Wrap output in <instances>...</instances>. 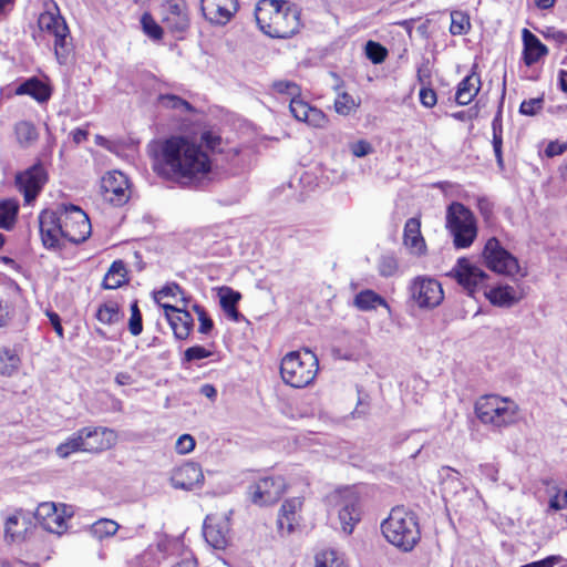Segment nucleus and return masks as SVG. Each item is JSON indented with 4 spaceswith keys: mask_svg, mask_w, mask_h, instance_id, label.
<instances>
[{
    "mask_svg": "<svg viewBox=\"0 0 567 567\" xmlns=\"http://www.w3.org/2000/svg\"><path fill=\"white\" fill-rule=\"evenodd\" d=\"M14 134L18 144L22 148L30 147L39 138L35 125L29 121H20L14 125Z\"/></svg>",
    "mask_w": 567,
    "mask_h": 567,
    "instance_id": "obj_30",
    "label": "nucleus"
},
{
    "mask_svg": "<svg viewBox=\"0 0 567 567\" xmlns=\"http://www.w3.org/2000/svg\"><path fill=\"white\" fill-rule=\"evenodd\" d=\"M566 150L567 146L565 144H560L558 142H550L545 150V154L548 157H554L561 155Z\"/></svg>",
    "mask_w": 567,
    "mask_h": 567,
    "instance_id": "obj_63",
    "label": "nucleus"
},
{
    "mask_svg": "<svg viewBox=\"0 0 567 567\" xmlns=\"http://www.w3.org/2000/svg\"><path fill=\"white\" fill-rule=\"evenodd\" d=\"M319 370L317 355L305 349L303 351L288 352L280 362L282 381L292 388H305L313 382Z\"/></svg>",
    "mask_w": 567,
    "mask_h": 567,
    "instance_id": "obj_6",
    "label": "nucleus"
},
{
    "mask_svg": "<svg viewBox=\"0 0 567 567\" xmlns=\"http://www.w3.org/2000/svg\"><path fill=\"white\" fill-rule=\"evenodd\" d=\"M483 257L487 267L494 272L513 276L519 270L517 259L501 245L496 237L486 241Z\"/></svg>",
    "mask_w": 567,
    "mask_h": 567,
    "instance_id": "obj_12",
    "label": "nucleus"
},
{
    "mask_svg": "<svg viewBox=\"0 0 567 567\" xmlns=\"http://www.w3.org/2000/svg\"><path fill=\"white\" fill-rule=\"evenodd\" d=\"M144 35L155 43H159L164 37V28L159 25L154 18L144 12Z\"/></svg>",
    "mask_w": 567,
    "mask_h": 567,
    "instance_id": "obj_42",
    "label": "nucleus"
},
{
    "mask_svg": "<svg viewBox=\"0 0 567 567\" xmlns=\"http://www.w3.org/2000/svg\"><path fill=\"white\" fill-rule=\"evenodd\" d=\"M420 102L423 106L431 109L437 102L436 93L433 89L427 86H422L419 93Z\"/></svg>",
    "mask_w": 567,
    "mask_h": 567,
    "instance_id": "obj_59",
    "label": "nucleus"
},
{
    "mask_svg": "<svg viewBox=\"0 0 567 567\" xmlns=\"http://www.w3.org/2000/svg\"><path fill=\"white\" fill-rule=\"evenodd\" d=\"M20 358L14 349L0 347V373L11 375L18 370Z\"/></svg>",
    "mask_w": 567,
    "mask_h": 567,
    "instance_id": "obj_35",
    "label": "nucleus"
},
{
    "mask_svg": "<svg viewBox=\"0 0 567 567\" xmlns=\"http://www.w3.org/2000/svg\"><path fill=\"white\" fill-rule=\"evenodd\" d=\"M259 29L270 38L288 39L301 28L300 11L286 0H260L255 9Z\"/></svg>",
    "mask_w": 567,
    "mask_h": 567,
    "instance_id": "obj_2",
    "label": "nucleus"
},
{
    "mask_svg": "<svg viewBox=\"0 0 567 567\" xmlns=\"http://www.w3.org/2000/svg\"><path fill=\"white\" fill-rule=\"evenodd\" d=\"M544 104L543 97H535L530 100H525L522 102L519 106V112L524 115L533 116L542 110Z\"/></svg>",
    "mask_w": 567,
    "mask_h": 567,
    "instance_id": "obj_55",
    "label": "nucleus"
},
{
    "mask_svg": "<svg viewBox=\"0 0 567 567\" xmlns=\"http://www.w3.org/2000/svg\"><path fill=\"white\" fill-rule=\"evenodd\" d=\"M470 18L462 11H453L451 13L450 32L453 35L465 34L470 30Z\"/></svg>",
    "mask_w": 567,
    "mask_h": 567,
    "instance_id": "obj_41",
    "label": "nucleus"
},
{
    "mask_svg": "<svg viewBox=\"0 0 567 567\" xmlns=\"http://www.w3.org/2000/svg\"><path fill=\"white\" fill-rule=\"evenodd\" d=\"M493 150L496 157L497 166L503 169L504 168V159H503V133H493Z\"/></svg>",
    "mask_w": 567,
    "mask_h": 567,
    "instance_id": "obj_61",
    "label": "nucleus"
},
{
    "mask_svg": "<svg viewBox=\"0 0 567 567\" xmlns=\"http://www.w3.org/2000/svg\"><path fill=\"white\" fill-rule=\"evenodd\" d=\"M409 291L412 300L421 309H433L444 299L441 284L427 276L415 277L409 286Z\"/></svg>",
    "mask_w": 567,
    "mask_h": 567,
    "instance_id": "obj_11",
    "label": "nucleus"
},
{
    "mask_svg": "<svg viewBox=\"0 0 567 567\" xmlns=\"http://www.w3.org/2000/svg\"><path fill=\"white\" fill-rule=\"evenodd\" d=\"M386 540L402 551H410L420 540L415 534H383Z\"/></svg>",
    "mask_w": 567,
    "mask_h": 567,
    "instance_id": "obj_38",
    "label": "nucleus"
},
{
    "mask_svg": "<svg viewBox=\"0 0 567 567\" xmlns=\"http://www.w3.org/2000/svg\"><path fill=\"white\" fill-rule=\"evenodd\" d=\"M272 90L278 94H286L291 96V99L300 96V86L289 80H277L271 84Z\"/></svg>",
    "mask_w": 567,
    "mask_h": 567,
    "instance_id": "obj_45",
    "label": "nucleus"
},
{
    "mask_svg": "<svg viewBox=\"0 0 567 567\" xmlns=\"http://www.w3.org/2000/svg\"><path fill=\"white\" fill-rule=\"evenodd\" d=\"M353 305L361 311H370L381 306L389 308L386 300L371 289L360 291L353 300Z\"/></svg>",
    "mask_w": 567,
    "mask_h": 567,
    "instance_id": "obj_29",
    "label": "nucleus"
},
{
    "mask_svg": "<svg viewBox=\"0 0 567 567\" xmlns=\"http://www.w3.org/2000/svg\"><path fill=\"white\" fill-rule=\"evenodd\" d=\"M33 526L32 513L24 509H17L8 516L4 522V532H11L16 527L23 528L22 532H30Z\"/></svg>",
    "mask_w": 567,
    "mask_h": 567,
    "instance_id": "obj_33",
    "label": "nucleus"
},
{
    "mask_svg": "<svg viewBox=\"0 0 567 567\" xmlns=\"http://www.w3.org/2000/svg\"><path fill=\"white\" fill-rule=\"evenodd\" d=\"M207 545L216 553L234 551L235 544L229 534H203Z\"/></svg>",
    "mask_w": 567,
    "mask_h": 567,
    "instance_id": "obj_36",
    "label": "nucleus"
},
{
    "mask_svg": "<svg viewBox=\"0 0 567 567\" xmlns=\"http://www.w3.org/2000/svg\"><path fill=\"white\" fill-rule=\"evenodd\" d=\"M178 295H181V301L183 302V306L188 307V305L192 302V298L185 296L179 285L175 282L167 284L161 290L153 293L154 300L162 307L164 305L162 302L163 299L168 297L176 298Z\"/></svg>",
    "mask_w": 567,
    "mask_h": 567,
    "instance_id": "obj_37",
    "label": "nucleus"
},
{
    "mask_svg": "<svg viewBox=\"0 0 567 567\" xmlns=\"http://www.w3.org/2000/svg\"><path fill=\"white\" fill-rule=\"evenodd\" d=\"M178 454H188L195 449V440L189 434L181 435L175 444Z\"/></svg>",
    "mask_w": 567,
    "mask_h": 567,
    "instance_id": "obj_58",
    "label": "nucleus"
},
{
    "mask_svg": "<svg viewBox=\"0 0 567 567\" xmlns=\"http://www.w3.org/2000/svg\"><path fill=\"white\" fill-rule=\"evenodd\" d=\"M204 532H228L229 518L227 514H209L203 525Z\"/></svg>",
    "mask_w": 567,
    "mask_h": 567,
    "instance_id": "obj_39",
    "label": "nucleus"
},
{
    "mask_svg": "<svg viewBox=\"0 0 567 567\" xmlns=\"http://www.w3.org/2000/svg\"><path fill=\"white\" fill-rule=\"evenodd\" d=\"M200 142L205 145L207 150L214 152L219 147L221 138L213 132L206 131L200 135Z\"/></svg>",
    "mask_w": 567,
    "mask_h": 567,
    "instance_id": "obj_62",
    "label": "nucleus"
},
{
    "mask_svg": "<svg viewBox=\"0 0 567 567\" xmlns=\"http://www.w3.org/2000/svg\"><path fill=\"white\" fill-rule=\"evenodd\" d=\"M489 302L497 307H511L518 301L512 286H498L484 292Z\"/></svg>",
    "mask_w": 567,
    "mask_h": 567,
    "instance_id": "obj_27",
    "label": "nucleus"
},
{
    "mask_svg": "<svg viewBox=\"0 0 567 567\" xmlns=\"http://www.w3.org/2000/svg\"><path fill=\"white\" fill-rule=\"evenodd\" d=\"M328 122L327 115L321 110L311 106L305 123L312 127L323 128L327 126Z\"/></svg>",
    "mask_w": 567,
    "mask_h": 567,
    "instance_id": "obj_53",
    "label": "nucleus"
},
{
    "mask_svg": "<svg viewBox=\"0 0 567 567\" xmlns=\"http://www.w3.org/2000/svg\"><path fill=\"white\" fill-rule=\"evenodd\" d=\"M212 352L202 346H194L184 352V360L193 362L210 357Z\"/></svg>",
    "mask_w": 567,
    "mask_h": 567,
    "instance_id": "obj_57",
    "label": "nucleus"
},
{
    "mask_svg": "<svg viewBox=\"0 0 567 567\" xmlns=\"http://www.w3.org/2000/svg\"><path fill=\"white\" fill-rule=\"evenodd\" d=\"M303 506V498L291 497L286 499L278 514V528L280 530L295 532L301 519L300 512Z\"/></svg>",
    "mask_w": 567,
    "mask_h": 567,
    "instance_id": "obj_23",
    "label": "nucleus"
},
{
    "mask_svg": "<svg viewBox=\"0 0 567 567\" xmlns=\"http://www.w3.org/2000/svg\"><path fill=\"white\" fill-rule=\"evenodd\" d=\"M560 560V556H548L547 558L529 564L527 567H554Z\"/></svg>",
    "mask_w": 567,
    "mask_h": 567,
    "instance_id": "obj_64",
    "label": "nucleus"
},
{
    "mask_svg": "<svg viewBox=\"0 0 567 567\" xmlns=\"http://www.w3.org/2000/svg\"><path fill=\"white\" fill-rule=\"evenodd\" d=\"M447 276L454 278L472 297L478 289L485 287V281L488 278L483 269L464 257L457 259Z\"/></svg>",
    "mask_w": 567,
    "mask_h": 567,
    "instance_id": "obj_15",
    "label": "nucleus"
},
{
    "mask_svg": "<svg viewBox=\"0 0 567 567\" xmlns=\"http://www.w3.org/2000/svg\"><path fill=\"white\" fill-rule=\"evenodd\" d=\"M332 499L339 506V520L342 532H353L361 520V497L354 486H347L336 491Z\"/></svg>",
    "mask_w": 567,
    "mask_h": 567,
    "instance_id": "obj_10",
    "label": "nucleus"
},
{
    "mask_svg": "<svg viewBox=\"0 0 567 567\" xmlns=\"http://www.w3.org/2000/svg\"><path fill=\"white\" fill-rule=\"evenodd\" d=\"M64 239L72 244L84 243L91 235L92 225L85 212L73 204L59 206Z\"/></svg>",
    "mask_w": 567,
    "mask_h": 567,
    "instance_id": "obj_9",
    "label": "nucleus"
},
{
    "mask_svg": "<svg viewBox=\"0 0 567 567\" xmlns=\"http://www.w3.org/2000/svg\"><path fill=\"white\" fill-rule=\"evenodd\" d=\"M61 220L60 209H44L39 215V229L41 240L47 249H61L64 245V229Z\"/></svg>",
    "mask_w": 567,
    "mask_h": 567,
    "instance_id": "obj_16",
    "label": "nucleus"
},
{
    "mask_svg": "<svg viewBox=\"0 0 567 567\" xmlns=\"http://www.w3.org/2000/svg\"><path fill=\"white\" fill-rule=\"evenodd\" d=\"M72 505L54 502H42L38 505L33 516L32 528H42L44 532H65L71 527L68 522L74 516Z\"/></svg>",
    "mask_w": 567,
    "mask_h": 567,
    "instance_id": "obj_8",
    "label": "nucleus"
},
{
    "mask_svg": "<svg viewBox=\"0 0 567 567\" xmlns=\"http://www.w3.org/2000/svg\"><path fill=\"white\" fill-rule=\"evenodd\" d=\"M171 485L176 489L192 491L204 483V474L199 464L186 462L172 472Z\"/></svg>",
    "mask_w": 567,
    "mask_h": 567,
    "instance_id": "obj_19",
    "label": "nucleus"
},
{
    "mask_svg": "<svg viewBox=\"0 0 567 567\" xmlns=\"http://www.w3.org/2000/svg\"><path fill=\"white\" fill-rule=\"evenodd\" d=\"M442 471L446 472V476H447V478L444 480L442 483L445 498L449 497L450 492L452 489V485H453V487H455V489L461 487L464 494L468 493V491L466 488L462 487L461 481L456 477L458 475V472H456L455 470H453L449 466L443 467Z\"/></svg>",
    "mask_w": 567,
    "mask_h": 567,
    "instance_id": "obj_52",
    "label": "nucleus"
},
{
    "mask_svg": "<svg viewBox=\"0 0 567 567\" xmlns=\"http://www.w3.org/2000/svg\"><path fill=\"white\" fill-rule=\"evenodd\" d=\"M47 181L48 173L40 161L16 175L17 188L23 194L27 205L35 200Z\"/></svg>",
    "mask_w": 567,
    "mask_h": 567,
    "instance_id": "obj_14",
    "label": "nucleus"
},
{
    "mask_svg": "<svg viewBox=\"0 0 567 567\" xmlns=\"http://www.w3.org/2000/svg\"><path fill=\"white\" fill-rule=\"evenodd\" d=\"M550 494L549 509L560 511L567 507V491L553 486L548 489Z\"/></svg>",
    "mask_w": 567,
    "mask_h": 567,
    "instance_id": "obj_49",
    "label": "nucleus"
},
{
    "mask_svg": "<svg viewBox=\"0 0 567 567\" xmlns=\"http://www.w3.org/2000/svg\"><path fill=\"white\" fill-rule=\"evenodd\" d=\"M446 228L457 249L468 248L477 236V225L473 213L458 202H454L447 207Z\"/></svg>",
    "mask_w": 567,
    "mask_h": 567,
    "instance_id": "obj_7",
    "label": "nucleus"
},
{
    "mask_svg": "<svg viewBox=\"0 0 567 567\" xmlns=\"http://www.w3.org/2000/svg\"><path fill=\"white\" fill-rule=\"evenodd\" d=\"M241 296L231 288H223L220 290V307L224 312L234 321L238 322L244 317L237 309V303Z\"/></svg>",
    "mask_w": 567,
    "mask_h": 567,
    "instance_id": "obj_28",
    "label": "nucleus"
},
{
    "mask_svg": "<svg viewBox=\"0 0 567 567\" xmlns=\"http://www.w3.org/2000/svg\"><path fill=\"white\" fill-rule=\"evenodd\" d=\"M237 10V0H202L203 14L213 24L225 25Z\"/></svg>",
    "mask_w": 567,
    "mask_h": 567,
    "instance_id": "obj_20",
    "label": "nucleus"
},
{
    "mask_svg": "<svg viewBox=\"0 0 567 567\" xmlns=\"http://www.w3.org/2000/svg\"><path fill=\"white\" fill-rule=\"evenodd\" d=\"M126 281L125 264L122 260H114L103 279V288L116 289Z\"/></svg>",
    "mask_w": 567,
    "mask_h": 567,
    "instance_id": "obj_31",
    "label": "nucleus"
},
{
    "mask_svg": "<svg viewBox=\"0 0 567 567\" xmlns=\"http://www.w3.org/2000/svg\"><path fill=\"white\" fill-rule=\"evenodd\" d=\"M18 93L28 94L38 102H45L50 97L48 87L37 79H31L22 83L18 89Z\"/></svg>",
    "mask_w": 567,
    "mask_h": 567,
    "instance_id": "obj_34",
    "label": "nucleus"
},
{
    "mask_svg": "<svg viewBox=\"0 0 567 567\" xmlns=\"http://www.w3.org/2000/svg\"><path fill=\"white\" fill-rule=\"evenodd\" d=\"M523 44H524V63L530 66L539 61L540 58L548 53V49L540 40L529 30H523Z\"/></svg>",
    "mask_w": 567,
    "mask_h": 567,
    "instance_id": "obj_25",
    "label": "nucleus"
},
{
    "mask_svg": "<svg viewBox=\"0 0 567 567\" xmlns=\"http://www.w3.org/2000/svg\"><path fill=\"white\" fill-rule=\"evenodd\" d=\"M96 318L102 323H112L118 319V306L115 302L102 305L96 312Z\"/></svg>",
    "mask_w": 567,
    "mask_h": 567,
    "instance_id": "obj_47",
    "label": "nucleus"
},
{
    "mask_svg": "<svg viewBox=\"0 0 567 567\" xmlns=\"http://www.w3.org/2000/svg\"><path fill=\"white\" fill-rule=\"evenodd\" d=\"M310 109L311 105L300 99V96L291 99L289 104L290 113L297 121L300 122H306Z\"/></svg>",
    "mask_w": 567,
    "mask_h": 567,
    "instance_id": "obj_50",
    "label": "nucleus"
},
{
    "mask_svg": "<svg viewBox=\"0 0 567 567\" xmlns=\"http://www.w3.org/2000/svg\"><path fill=\"white\" fill-rule=\"evenodd\" d=\"M382 532L420 530L416 515L404 506L393 507L389 516L381 523Z\"/></svg>",
    "mask_w": 567,
    "mask_h": 567,
    "instance_id": "obj_21",
    "label": "nucleus"
},
{
    "mask_svg": "<svg viewBox=\"0 0 567 567\" xmlns=\"http://www.w3.org/2000/svg\"><path fill=\"white\" fill-rule=\"evenodd\" d=\"M101 192L105 200L115 206L125 204L128 199V182L126 176L117 171L107 173L101 182Z\"/></svg>",
    "mask_w": 567,
    "mask_h": 567,
    "instance_id": "obj_17",
    "label": "nucleus"
},
{
    "mask_svg": "<svg viewBox=\"0 0 567 567\" xmlns=\"http://www.w3.org/2000/svg\"><path fill=\"white\" fill-rule=\"evenodd\" d=\"M162 21L172 33H184L189 27L185 0H165Z\"/></svg>",
    "mask_w": 567,
    "mask_h": 567,
    "instance_id": "obj_18",
    "label": "nucleus"
},
{
    "mask_svg": "<svg viewBox=\"0 0 567 567\" xmlns=\"http://www.w3.org/2000/svg\"><path fill=\"white\" fill-rule=\"evenodd\" d=\"M365 55L372 63L379 64L385 60L388 51L380 43L370 40L365 44Z\"/></svg>",
    "mask_w": 567,
    "mask_h": 567,
    "instance_id": "obj_46",
    "label": "nucleus"
},
{
    "mask_svg": "<svg viewBox=\"0 0 567 567\" xmlns=\"http://www.w3.org/2000/svg\"><path fill=\"white\" fill-rule=\"evenodd\" d=\"M192 309L197 315L199 321L198 332L203 334L209 333L214 328V322L206 312L205 308L195 302L192 303Z\"/></svg>",
    "mask_w": 567,
    "mask_h": 567,
    "instance_id": "obj_51",
    "label": "nucleus"
},
{
    "mask_svg": "<svg viewBox=\"0 0 567 567\" xmlns=\"http://www.w3.org/2000/svg\"><path fill=\"white\" fill-rule=\"evenodd\" d=\"M403 243L413 252L422 254L425 243L421 235V223L417 218H409L404 225Z\"/></svg>",
    "mask_w": 567,
    "mask_h": 567,
    "instance_id": "obj_26",
    "label": "nucleus"
},
{
    "mask_svg": "<svg viewBox=\"0 0 567 567\" xmlns=\"http://www.w3.org/2000/svg\"><path fill=\"white\" fill-rule=\"evenodd\" d=\"M477 65L472 68L471 74L466 75L457 85L455 100L460 105L470 104L481 90V78L476 73Z\"/></svg>",
    "mask_w": 567,
    "mask_h": 567,
    "instance_id": "obj_24",
    "label": "nucleus"
},
{
    "mask_svg": "<svg viewBox=\"0 0 567 567\" xmlns=\"http://www.w3.org/2000/svg\"><path fill=\"white\" fill-rule=\"evenodd\" d=\"M286 491V482L282 476H266L248 488V496L257 506H268L277 503Z\"/></svg>",
    "mask_w": 567,
    "mask_h": 567,
    "instance_id": "obj_13",
    "label": "nucleus"
},
{
    "mask_svg": "<svg viewBox=\"0 0 567 567\" xmlns=\"http://www.w3.org/2000/svg\"><path fill=\"white\" fill-rule=\"evenodd\" d=\"M475 414L484 425L502 430L517 422L519 408L509 398L487 394L476 401Z\"/></svg>",
    "mask_w": 567,
    "mask_h": 567,
    "instance_id": "obj_5",
    "label": "nucleus"
},
{
    "mask_svg": "<svg viewBox=\"0 0 567 567\" xmlns=\"http://www.w3.org/2000/svg\"><path fill=\"white\" fill-rule=\"evenodd\" d=\"M87 526L91 528L90 532H118L120 529V525L109 518H100Z\"/></svg>",
    "mask_w": 567,
    "mask_h": 567,
    "instance_id": "obj_56",
    "label": "nucleus"
},
{
    "mask_svg": "<svg viewBox=\"0 0 567 567\" xmlns=\"http://www.w3.org/2000/svg\"><path fill=\"white\" fill-rule=\"evenodd\" d=\"M132 316L128 328L132 334L137 336L142 332V316L138 308V300H134L131 305Z\"/></svg>",
    "mask_w": 567,
    "mask_h": 567,
    "instance_id": "obj_54",
    "label": "nucleus"
},
{
    "mask_svg": "<svg viewBox=\"0 0 567 567\" xmlns=\"http://www.w3.org/2000/svg\"><path fill=\"white\" fill-rule=\"evenodd\" d=\"M316 567H349L343 555L339 551L326 548L319 550L315 556Z\"/></svg>",
    "mask_w": 567,
    "mask_h": 567,
    "instance_id": "obj_32",
    "label": "nucleus"
},
{
    "mask_svg": "<svg viewBox=\"0 0 567 567\" xmlns=\"http://www.w3.org/2000/svg\"><path fill=\"white\" fill-rule=\"evenodd\" d=\"M165 310L166 319L174 332V336L178 340H185L189 337L194 327V319L187 307L179 308L172 305H163Z\"/></svg>",
    "mask_w": 567,
    "mask_h": 567,
    "instance_id": "obj_22",
    "label": "nucleus"
},
{
    "mask_svg": "<svg viewBox=\"0 0 567 567\" xmlns=\"http://www.w3.org/2000/svg\"><path fill=\"white\" fill-rule=\"evenodd\" d=\"M351 153L355 157H364L373 152L372 145L364 140H360L350 145Z\"/></svg>",
    "mask_w": 567,
    "mask_h": 567,
    "instance_id": "obj_60",
    "label": "nucleus"
},
{
    "mask_svg": "<svg viewBox=\"0 0 567 567\" xmlns=\"http://www.w3.org/2000/svg\"><path fill=\"white\" fill-rule=\"evenodd\" d=\"M18 213V207L8 200L0 202V228L10 229Z\"/></svg>",
    "mask_w": 567,
    "mask_h": 567,
    "instance_id": "obj_43",
    "label": "nucleus"
},
{
    "mask_svg": "<svg viewBox=\"0 0 567 567\" xmlns=\"http://www.w3.org/2000/svg\"><path fill=\"white\" fill-rule=\"evenodd\" d=\"M154 171L183 186L199 187L212 168L202 145L185 136L165 140L154 157Z\"/></svg>",
    "mask_w": 567,
    "mask_h": 567,
    "instance_id": "obj_1",
    "label": "nucleus"
},
{
    "mask_svg": "<svg viewBox=\"0 0 567 567\" xmlns=\"http://www.w3.org/2000/svg\"><path fill=\"white\" fill-rule=\"evenodd\" d=\"M117 435L114 430L105 426H85L56 447V454L66 458L75 452L97 453L115 445Z\"/></svg>",
    "mask_w": 567,
    "mask_h": 567,
    "instance_id": "obj_4",
    "label": "nucleus"
},
{
    "mask_svg": "<svg viewBox=\"0 0 567 567\" xmlns=\"http://www.w3.org/2000/svg\"><path fill=\"white\" fill-rule=\"evenodd\" d=\"M158 101L163 106L168 107V109L181 110L184 112H194L193 105L189 102H187L186 100H184L177 95H173V94L159 95Z\"/></svg>",
    "mask_w": 567,
    "mask_h": 567,
    "instance_id": "obj_44",
    "label": "nucleus"
},
{
    "mask_svg": "<svg viewBox=\"0 0 567 567\" xmlns=\"http://www.w3.org/2000/svg\"><path fill=\"white\" fill-rule=\"evenodd\" d=\"M41 32L53 37L54 55L60 65H66L73 58L74 44L70 29L55 2L45 6L38 18Z\"/></svg>",
    "mask_w": 567,
    "mask_h": 567,
    "instance_id": "obj_3",
    "label": "nucleus"
},
{
    "mask_svg": "<svg viewBox=\"0 0 567 567\" xmlns=\"http://www.w3.org/2000/svg\"><path fill=\"white\" fill-rule=\"evenodd\" d=\"M378 270L382 277L388 278L394 276L399 270L396 258L392 255L382 256L378 264Z\"/></svg>",
    "mask_w": 567,
    "mask_h": 567,
    "instance_id": "obj_48",
    "label": "nucleus"
},
{
    "mask_svg": "<svg viewBox=\"0 0 567 567\" xmlns=\"http://www.w3.org/2000/svg\"><path fill=\"white\" fill-rule=\"evenodd\" d=\"M359 107V102H357L353 96L348 94L347 92H342L338 94L334 100V111L339 115L347 116L354 112Z\"/></svg>",
    "mask_w": 567,
    "mask_h": 567,
    "instance_id": "obj_40",
    "label": "nucleus"
}]
</instances>
